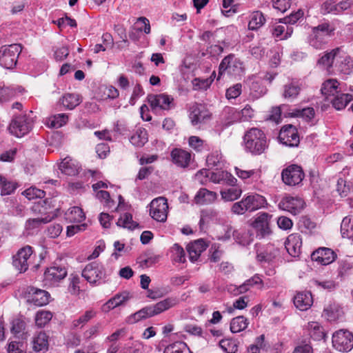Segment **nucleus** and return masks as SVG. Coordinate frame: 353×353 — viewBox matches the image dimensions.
<instances>
[{"label":"nucleus","mask_w":353,"mask_h":353,"mask_svg":"<svg viewBox=\"0 0 353 353\" xmlns=\"http://www.w3.org/2000/svg\"><path fill=\"white\" fill-rule=\"evenodd\" d=\"M352 100V94L344 93H338L333 99H330L334 108L339 110L345 108V106Z\"/></svg>","instance_id":"obj_33"},{"label":"nucleus","mask_w":353,"mask_h":353,"mask_svg":"<svg viewBox=\"0 0 353 353\" xmlns=\"http://www.w3.org/2000/svg\"><path fill=\"white\" fill-rule=\"evenodd\" d=\"M221 156L219 152L216 151L210 154L206 159V163L209 168H212L217 166L220 163Z\"/></svg>","instance_id":"obj_63"},{"label":"nucleus","mask_w":353,"mask_h":353,"mask_svg":"<svg viewBox=\"0 0 353 353\" xmlns=\"http://www.w3.org/2000/svg\"><path fill=\"white\" fill-rule=\"evenodd\" d=\"M303 16V12L301 10H299L295 13H292L290 15L280 19L279 22L285 24H294L299 19L302 18Z\"/></svg>","instance_id":"obj_61"},{"label":"nucleus","mask_w":353,"mask_h":353,"mask_svg":"<svg viewBox=\"0 0 353 353\" xmlns=\"http://www.w3.org/2000/svg\"><path fill=\"white\" fill-rule=\"evenodd\" d=\"M244 148L246 152L253 155H260L268 147L265 133L259 128H251L243 136Z\"/></svg>","instance_id":"obj_1"},{"label":"nucleus","mask_w":353,"mask_h":353,"mask_svg":"<svg viewBox=\"0 0 353 353\" xmlns=\"http://www.w3.org/2000/svg\"><path fill=\"white\" fill-rule=\"evenodd\" d=\"M178 299L174 297H168L166 298L158 303H157L154 305H150L153 315H157L159 314L170 308L174 307L178 303Z\"/></svg>","instance_id":"obj_25"},{"label":"nucleus","mask_w":353,"mask_h":353,"mask_svg":"<svg viewBox=\"0 0 353 353\" xmlns=\"http://www.w3.org/2000/svg\"><path fill=\"white\" fill-rule=\"evenodd\" d=\"M170 161L177 168L185 169L193 162L192 154L187 150L174 148L170 152Z\"/></svg>","instance_id":"obj_10"},{"label":"nucleus","mask_w":353,"mask_h":353,"mask_svg":"<svg viewBox=\"0 0 353 353\" xmlns=\"http://www.w3.org/2000/svg\"><path fill=\"white\" fill-rule=\"evenodd\" d=\"M23 194L29 200L34 199L35 198H43L45 196V192L40 189H37L34 187H30L26 189Z\"/></svg>","instance_id":"obj_54"},{"label":"nucleus","mask_w":353,"mask_h":353,"mask_svg":"<svg viewBox=\"0 0 353 353\" xmlns=\"http://www.w3.org/2000/svg\"><path fill=\"white\" fill-rule=\"evenodd\" d=\"M52 318V314L49 311L40 310L37 312L35 323L37 326L42 327L45 326Z\"/></svg>","instance_id":"obj_45"},{"label":"nucleus","mask_w":353,"mask_h":353,"mask_svg":"<svg viewBox=\"0 0 353 353\" xmlns=\"http://www.w3.org/2000/svg\"><path fill=\"white\" fill-rule=\"evenodd\" d=\"M325 43V37L316 32H313V35L310 39V46L316 49H321Z\"/></svg>","instance_id":"obj_57"},{"label":"nucleus","mask_w":353,"mask_h":353,"mask_svg":"<svg viewBox=\"0 0 353 353\" xmlns=\"http://www.w3.org/2000/svg\"><path fill=\"white\" fill-rule=\"evenodd\" d=\"M292 0H272L273 7L281 12H284L289 9Z\"/></svg>","instance_id":"obj_64"},{"label":"nucleus","mask_w":353,"mask_h":353,"mask_svg":"<svg viewBox=\"0 0 353 353\" xmlns=\"http://www.w3.org/2000/svg\"><path fill=\"white\" fill-rule=\"evenodd\" d=\"M67 276V271L64 267L52 266L48 268L44 273L46 285H55Z\"/></svg>","instance_id":"obj_15"},{"label":"nucleus","mask_w":353,"mask_h":353,"mask_svg":"<svg viewBox=\"0 0 353 353\" xmlns=\"http://www.w3.org/2000/svg\"><path fill=\"white\" fill-rule=\"evenodd\" d=\"M219 345L226 353H236L238 350L237 345L231 339H222L219 342Z\"/></svg>","instance_id":"obj_53"},{"label":"nucleus","mask_w":353,"mask_h":353,"mask_svg":"<svg viewBox=\"0 0 353 353\" xmlns=\"http://www.w3.org/2000/svg\"><path fill=\"white\" fill-rule=\"evenodd\" d=\"M32 348L35 352L48 350V336L45 332H41L33 338Z\"/></svg>","instance_id":"obj_32"},{"label":"nucleus","mask_w":353,"mask_h":353,"mask_svg":"<svg viewBox=\"0 0 353 353\" xmlns=\"http://www.w3.org/2000/svg\"><path fill=\"white\" fill-rule=\"evenodd\" d=\"M168 204L164 197L154 199L150 203V214L159 222H165L168 216Z\"/></svg>","instance_id":"obj_9"},{"label":"nucleus","mask_w":353,"mask_h":353,"mask_svg":"<svg viewBox=\"0 0 353 353\" xmlns=\"http://www.w3.org/2000/svg\"><path fill=\"white\" fill-rule=\"evenodd\" d=\"M130 141L135 146L142 147L148 141L146 130L144 129H138L136 132L131 136Z\"/></svg>","instance_id":"obj_41"},{"label":"nucleus","mask_w":353,"mask_h":353,"mask_svg":"<svg viewBox=\"0 0 353 353\" xmlns=\"http://www.w3.org/2000/svg\"><path fill=\"white\" fill-rule=\"evenodd\" d=\"M242 193L239 188L232 187L225 190L221 191V196L225 201H233L239 199Z\"/></svg>","instance_id":"obj_42"},{"label":"nucleus","mask_w":353,"mask_h":353,"mask_svg":"<svg viewBox=\"0 0 353 353\" xmlns=\"http://www.w3.org/2000/svg\"><path fill=\"white\" fill-rule=\"evenodd\" d=\"M82 276L91 284H100L106 277L103 266L97 262H92L84 268Z\"/></svg>","instance_id":"obj_6"},{"label":"nucleus","mask_w":353,"mask_h":353,"mask_svg":"<svg viewBox=\"0 0 353 353\" xmlns=\"http://www.w3.org/2000/svg\"><path fill=\"white\" fill-rule=\"evenodd\" d=\"M135 28L139 32H144L145 34H150L151 28L149 20L145 17L138 18L136 23Z\"/></svg>","instance_id":"obj_51"},{"label":"nucleus","mask_w":353,"mask_h":353,"mask_svg":"<svg viewBox=\"0 0 353 353\" xmlns=\"http://www.w3.org/2000/svg\"><path fill=\"white\" fill-rule=\"evenodd\" d=\"M285 248L293 257L299 256L302 247V238L299 234L294 233L288 236L285 243Z\"/></svg>","instance_id":"obj_20"},{"label":"nucleus","mask_w":353,"mask_h":353,"mask_svg":"<svg viewBox=\"0 0 353 353\" xmlns=\"http://www.w3.org/2000/svg\"><path fill=\"white\" fill-rule=\"evenodd\" d=\"M245 72L243 62L233 54L226 56L219 66L218 79L227 74L236 79H240Z\"/></svg>","instance_id":"obj_2"},{"label":"nucleus","mask_w":353,"mask_h":353,"mask_svg":"<svg viewBox=\"0 0 353 353\" xmlns=\"http://www.w3.org/2000/svg\"><path fill=\"white\" fill-rule=\"evenodd\" d=\"M227 175L226 171L210 172L208 170L203 169L198 171L196 178L200 179L202 176L208 177L214 183H221L224 181V176Z\"/></svg>","instance_id":"obj_27"},{"label":"nucleus","mask_w":353,"mask_h":353,"mask_svg":"<svg viewBox=\"0 0 353 353\" xmlns=\"http://www.w3.org/2000/svg\"><path fill=\"white\" fill-rule=\"evenodd\" d=\"M101 327V324L97 323L95 325L90 326L84 332L83 337L85 339H90L98 335Z\"/></svg>","instance_id":"obj_62"},{"label":"nucleus","mask_w":353,"mask_h":353,"mask_svg":"<svg viewBox=\"0 0 353 353\" xmlns=\"http://www.w3.org/2000/svg\"><path fill=\"white\" fill-rule=\"evenodd\" d=\"M31 113L32 112L28 114L15 115L13 117L9 125V130L12 134L21 137L32 130L34 120L30 116Z\"/></svg>","instance_id":"obj_3"},{"label":"nucleus","mask_w":353,"mask_h":353,"mask_svg":"<svg viewBox=\"0 0 353 353\" xmlns=\"http://www.w3.org/2000/svg\"><path fill=\"white\" fill-rule=\"evenodd\" d=\"M334 32V28H331L329 23H323L314 28L313 32L321 34L323 37H330Z\"/></svg>","instance_id":"obj_55"},{"label":"nucleus","mask_w":353,"mask_h":353,"mask_svg":"<svg viewBox=\"0 0 353 353\" xmlns=\"http://www.w3.org/2000/svg\"><path fill=\"white\" fill-rule=\"evenodd\" d=\"M52 217L46 216L43 218L30 219L26 221V228L28 229H34L38 228L41 224H46L52 221Z\"/></svg>","instance_id":"obj_50"},{"label":"nucleus","mask_w":353,"mask_h":353,"mask_svg":"<svg viewBox=\"0 0 353 353\" xmlns=\"http://www.w3.org/2000/svg\"><path fill=\"white\" fill-rule=\"evenodd\" d=\"M310 334L315 340H320L324 337L323 328L316 322L310 324Z\"/></svg>","instance_id":"obj_56"},{"label":"nucleus","mask_w":353,"mask_h":353,"mask_svg":"<svg viewBox=\"0 0 353 353\" xmlns=\"http://www.w3.org/2000/svg\"><path fill=\"white\" fill-rule=\"evenodd\" d=\"M27 293L28 301L37 306H42L49 302L50 294L46 290L30 287L28 288Z\"/></svg>","instance_id":"obj_18"},{"label":"nucleus","mask_w":353,"mask_h":353,"mask_svg":"<svg viewBox=\"0 0 353 353\" xmlns=\"http://www.w3.org/2000/svg\"><path fill=\"white\" fill-rule=\"evenodd\" d=\"M279 139L281 143L287 146H297L299 143L297 129L291 124L283 126L279 134Z\"/></svg>","instance_id":"obj_13"},{"label":"nucleus","mask_w":353,"mask_h":353,"mask_svg":"<svg viewBox=\"0 0 353 353\" xmlns=\"http://www.w3.org/2000/svg\"><path fill=\"white\" fill-rule=\"evenodd\" d=\"M188 145L196 152H201L203 149L204 141L196 136H191L188 139Z\"/></svg>","instance_id":"obj_58"},{"label":"nucleus","mask_w":353,"mask_h":353,"mask_svg":"<svg viewBox=\"0 0 353 353\" xmlns=\"http://www.w3.org/2000/svg\"><path fill=\"white\" fill-rule=\"evenodd\" d=\"M60 101L65 108L72 110L80 103V99L77 94L68 93L63 96Z\"/></svg>","instance_id":"obj_37"},{"label":"nucleus","mask_w":353,"mask_h":353,"mask_svg":"<svg viewBox=\"0 0 353 353\" xmlns=\"http://www.w3.org/2000/svg\"><path fill=\"white\" fill-rule=\"evenodd\" d=\"M300 90L301 88L297 82H290L284 86L283 97L286 99H294Z\"/></svg>","instance_id":"obj_44"},{"label":"nucleus","mask_w":353,"mask_h":353,"mask_svg":"<svg viewBox=\"0 0 353 353\" xmlns=\"http://www.w3.org/2000/svg\"><path fill=\"white\" fill-rule=\"evenodd\" d=\"M321 12L323 14L332 13L334 14H340L338 10V3L334 0H326L321 6Z\"/></svg>","instance_id":"obj_48"},{"label":"nucleus","mask_w":353,"mask_h":353,"mask_svg":"<svg viewBox=\"0 0 353 353\" xmlns=\"http://www.w3.org/2000/svg\"><path fill=\"white\" fill-rule=\"evenodd\" d=\"M147 98L153 111L169 110L174 106V99L165 94H149Z\"/></svg>","instance_id":"obj_12"},{"label":"nucleus","mask_w":353,"mask_h":353,"mask_svg":"<svg viewBox=\"0 0 353 353\" xmlns=\"http://www.w3.org/2000/svg\"><path fill=\"white\" fill-rule=\"evenodd\" d=\"M339 83L336 79H328L323 83L321 92L323 95L326 96L327 98L331 96L334 97L339 93Z\"/></svg>","instance_id":"obj_34"},{"label":"nucleus","mask_w":353,"mask_h":353,"mask_svg":"<svg viewBox=\"0 0 353 353\" xmlns=\"http://www.w3.org/2000/svg\"><path fill=\"white\" fill-rule=\"evenodd\" d=\"M254 285H260V289H261L263 286V280L257 274L254 275L250 279L246 280L243 284H241V289L243 290V291H245L246 292L251 287L254 286Z\"/></svg>","instance_id":"obj_47"},{"label":"nucleus","mask_w":353,"mask_h":353,"mask_svg":"<svg viewBox=\"0 0 353 353\" xmlns=\"http://www.w3.org/2000/svg\"><path fill=\"white\" fill-rule=\"evenodd\" d=\"M61 172L69 176H74L79 173V166L70 157H65L59 165Z\"/></svg>","instance_id":"obj_26"},{"label":"nucleus","mask_w":353,"mask_h":353,"mask_svg":"<svg viewBox=\"0 0 353 353\" xmlns=\"http://www.w3.org/2000/svg\"><path fill=\"white\" fill-rule=\"evenodd\" d=\"M163 353H192L187 344L182 341H176L168 345Z\"/></svg>","instance_id":"obj_36"},{"label":"nucleus","mask_w":353,"mask_h":353,"mask_svg":"<svg viewBox=\"0 0 353 353\" xmlns=\"http://www.w3.org/2000/svg\"><path fill=\"white\" fill-rule=\"evenodd\" d=\"M210 118L211 114L204 105L195 103L191 106L190 119L193 125L205 123Z\"/></svg>","instance_id":"obj_14"},{"label":"nucleus","mask_w":353,"mask_h":353,"mask_svg":"<svg viewBox=\"0 0 353 353\" xmlns=\"http://www.w3.org/2000/svg\"><path fill=\"white\" fill-rule=\"evenodd\" d=\"M332 345L342 352H350L353 348V334L347 330L336 331L332 337Z\"/></svg>","instance_id":"obj_5"},{"label":"nucleus","mask_w":353,"mask_h":353,"mask_svg":"<svg viewBox=\"0 0 353 353\" xmlns=\"http://www.w3.org/2000/svg\"><path fill=\"white\" fill-rule=\"evenodd\" d=\"M96 196L101 201L105 203V206L110 208L114 204V201L110 199V196L108 192L105 190H99L97 192Z\"/></svg>","instance_id":"obj_60"},{"label":"nucleus","mask_w":353,"mask_h":353,"mask_svg":"<svg viewBox=\"0 0 353 353\" xmlns=\"http://www.w3.org/2000/svg\"><path fill=\"white\" fill-rule=\"evenodd\" d=\"M312 261H316L321 265H326L332 263L336 258L335 252L327 248H319L311 254Z\"/></svg>","instance_id":"obj_17"},{"label":"nucleus","mask_w":353,"mask_h":353,"mask_svg":"<svg viewBox=\"0 0 353 353\" xmlns=\"http://www.w3.org/2000/svg\"><path fill=\"white\" fill-rule=\"evenodd\" d=\"M32 253V248L26 245L19 250L12 256V265L20 273L25 272L28 269Z\"/></svg>","instance_id":"obj_8"},{"label":"nucleus","mask_w":353,"mask_h":353,"mask_svg":"<svg viewBox=\"0 0 353 353\" xmlns=\"http://www.w3.org/2000/svg\"><path fill=\"white\" fill-rule=\"evenodd\" d=\"M293 301L296 308L301 311H305L312 305L313 299L310 292H299L294 296Z\"/></svg>","instance_id":"obj_22"},{"label":"nucleus","mask_w":353,"mask_h":353,"mask_svg":"<svg viewBox=\"0 0 353 353\" xmlns=\"http://www.w3.org/2000/svg\"><path fill=\"white\" fill-rule=\"evenodd\" d=\"M271 216L269 214L263 212L259 214L252 223V226L256 230L257 236H259L260 238H264L270 234L269 221Z\"/></svg>","instance_id":"obj_16"},{"label":"nucleus","mask_w":353,"mask_h":353,"mask_svg":"<svg viewBox=\"0 0 353 353\" xmlns=\"http://www.w3.org/2000/svg\"><path fill=\"white\" fill-rule=\"evenodd\" d=\"M247 209L250 212L255 211L265 206L266 200L264 196L258 194H249L245 197Z\"/></svg>","instance_id":"obj_24"},{"label":"nucleus","mask_w":353,"mask_h":353,"mask_svg":"<svg viewBox=\"0 0 353 353\" xmlns=\"http://www.w3.org/2000/svg\"><path fill=\"white\" fill-rule=\"evenodd\" d=\"M85 216L83 210L77 206H74L68 210L66 213V219L70 222L80 223L85 219Z\"/></svg>","instance_id":"obj_40"},{"label":"nucleus","mask_w":353,"mask_h":353,"mask_svg":"<svg viewBox=\"0 0 353 353\" xmlns=\"http://www.w3.org/2000/svg\"><path fill=\"white\" fill-rule=\"evenodd\" d=\"M305 177L302 168L296 164H292L283 170L281 179L283 182L289 186L299 185Z\"/></svg>","instance_id":"obj_7"},{"label":"nucleus","mask_w":353,"mask_h":353,"mask_svg":"<svg viewBox=\"0 0 353 353\" xmlns=\"http://www.w3.org/2000/svg\"><path fill=\"white\" fill-rule=\"evenodd\" d=\"M97 316V312L93 309L86 310L82 315L72 322V329L82 328L91 319Z\"/></svg>","instance_id":"obj_30"},{"label":"nucleus","mask_w":353,"mask_h":353,"mask_svg":"<svg viewBox=\"0 0 353 353\" xmlns=\"http://www.w3.org/2000/svg\"><path fill=\"white\" fill-rule=\"evenodd\" d=\"M26 323L23 319H16L12 321L11 332L16 336H21L23 337L25 335Z\"/></svg>","instance_id":"obj_49"},{"label":"nucleus","mask_w":353,"mask_h":353,"mask_svg":"<svg viewBox=\"0 0 353 353\" xmlns=\"http://www.w3.org/2000/svg\"><path fill=\"white\" fill-rule=\"evenodd\" d=\"M154 316L151 306H146L135 313L131 314L127 318V323L133 324L142 319H145Z\"/></svg>","instance_id":"obj_28"},{"label":"nucleus","mask_w":353,"mask_h":353,"mask_svg":"<svg viewBox=\"0 0 353 353\" xmlns=\"http://www.w3.org/2000/svg\"><path fill=\"white\" fill-rule=\"evenodd\" d=\"M131 297L128 291L117 293L102 305V311L105 313L109 312L115 307L124 305Z\"/></svg>","instance_id":"obj_19"},{"label":"nucleus","mask_w":353,"mask_h":353,"mask_svg":"<svg viewBox=\"0 0 353 353\" xmlns=\"http://www.w3.org/2000/svg\"><path fill=\"white\" fill-rule=\"evenodd\" d=\"M279 251L272 245L268 246L263 251L256 255L257 261L259 262L270 263L279 255Z\"/></svg>","instance_id":"obj_29"},{"label":"nucleus","mask_w":353,"mask_h":353,"mask_svg":"<svg viewBox=\"0 0 353 353\" xmlns=\"http://www.w3.org/2000/svg\"><path fill=\"white\" fill-rule=\"evenodd\" d=\"M173 259L176 262L184 263L185 261V254L183 248L179 244L175 243L172 247Z\"/></svg>","instance_id":"obj_52"},{"label":"nucleus","mask_w":353,"mask_h":353,"mask_svg":"<svg viewBox=\"0 0 353 353\" xmlns=\"http://www.w3.org/2000/svg\"><path fill=\"white\" fill-rule=\"evenodd\" d=\"M21 50V46L17 43L1 46L0 48V65L6 69L14 68Z\"/></svg>","instance_id":"obj_4"},{"label":"nucleus","mask_w":353,"mask_h":353,"mask_svg":"<svg viewBox=\"0 0 353 353\" xmlns=\"http://www.w3.org/2000/svg\"><path fill=\"white\" fill-rule=\"evenodd\" d=\"M242 92L241 83H236L227 89L225 96L228 99L237 98Z\"/></svg>","instance_id":"obj_59"},{"label":"nucleus","mask_w":353,"mask_h":353,"mask_svg":"<svg viewBox=\"0 0 353 353\" xmlns=\"http://www.w3.org/2000/svg\"><path fill=\"white\" fill-rule=\"evenodd\" d=\"M265 17L261 11H254L250 15L248 28L251 30H257L265 24Z\"/></svg>","instance_id":"obj_31"},{"label":"nucleus","mask_w":353,"mask_h":353,"mask_svg":"<svg viewBox=\"0 0 353 353\" xmlns=\"http://www.w3.org/2000/svg\"><path fill=\"white\" fill-rule=\"evenodd\" d=\"M340 51L341 48H336L329 52H326L321 59H319L318 64L321 65L327 68H331L332 66L334 58Z\"/></svg>","instance_id":"obj_39"},{"label":"nucleus","mask_w":353,"mask_h":353,"mask_svg":"<svg viewBox=\"0 0 353 353\" xmlns=\"http://www.w3.org/2000/svg\"><path fill=\"white\" fill-rule=\"evenodd\" d=\"M68 121V117L66 114H58L49 118V125L52 128H59L65 125Z\"/></svg>","instance_id":"obj_46"},{"label":"nucleus","mask_w":353,"mask_h":353,"mask_svg":"<svg viewBox=\"0 0 353 353\" xmlns=\"http://www.w3.org/2000/svg\"><path fill=\"white\" fill-rule=\"evenodd\" d=\"M0 187L1 196L9 195L12 194L17 189V183L0 176Z\"/></svg>","instance_id":"obj_43"},{"label":"nucleus","mask_w":353,"mask_h":353,"mask_svg":"<svg viewBox=\"0 0 353 353\" xmlns=\"http://www.w3.org/2000/svg\"><path fill=\"white\" fill-rule=\"evenodd\" d=\"M218 195L215 192L210 191L206 188H201L194 196V201L196 204L208 205L214 202Z\"/></svg>","instance_id":"obj_23"},{"label":"nucleus","mask_w":353,"mask_h":353,"mask_svg":"<svg viewBox=\"0 0 353 353\" xmlns=\"http://www.w3.org/2000/svg\"><path fill=\"white\" fill-rule=\"evenodd\" d=\"M304 201L298 196H285L279 203L281 210L287 211L293 215L299 214L304 208Z\"/></svg>","instance_id":"obj_11"},{"label":"nucleus","mask_w":353,"mask_h":353,"mask_svg":"<svg viewBox=\"0 0 353 353\" xmlns=\"http://www.w3.org/2000/svg\"><path fill=\"white\" fill-rule=\"evenodd\" d=\"M207 247V243L202 239L190 243L187 246L190 260L192 262L197 261L201 254L206 250Z\"/></svg>","instance_id":"obj_21"},{"label":"nucleus","mask_w":353,"mask_h":353,"mask_svg":"<svg viewBox=\"0 0 353 353\" xmlns=\"http://www.w3.org/2000/svg\"><path fill=\"white\" fill-rule=\"evenodd\" d=\"M117 225L119 227L127 228L128 230H134L139 226V224L134 221L132 219V215L130 213H124L120 216L117 222Z\"/></svg>","instance_id":"obj_38"},{"label":"nucleus","mask_w":353,"mask_h":353,"mask_svg":"<svg viewBox=\"0 0 353 353\" xmlns=\"http://www.w3.org/2000/svg\"><path fill=\"white\" fill-rule=\"evenodd\" d=\"M248 324V320L245 317L238 316L231 320L230 329L232 333H238L245 330Z\"/></svg>","instance_id":"obj_35"}]
</instances>
